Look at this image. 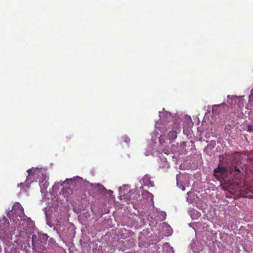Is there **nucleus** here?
<instances>
[{
  "label": "nucleus",
  "instance_id": "nucleus-1",
  "mask_svg": "<svg viewBox=\"0 0 253 253\" xmlns=\"http://www.w3.org/2000/svg\"><path fill=\"white\" fill-rule=\"evenodd\" d=\"M11 212L16 217H22V216L24 214V209L21 204L18 202H16L14 204Z\"/></svg>",
  "mask_w": 253,
  "mask_h": 253
},
{
  "label": "nucleus",
  "instance_id": "nucleus-2",
  "mask_svg": "<svg viewBox=\"0 0 253 253\" xmlns=\"http://www.w3.org/2000/svg\"><path fill=\"white\" fill-rule=\"evenodd\" d=\"M143 184L148 187H153L154 183L153 181L150 179V177L148 175H145L143 178Z\"/></svg>",
  "mask_w": 253,
  "mask_h": 253
},
{
  "label": "nucleus",
  "instance_id": "nucleus-3",
  "mask_svg": "<svg viewBox=\"0 0 253 253\" xmlns=\"http://www.w3.org/2000/svg\"><path fill=\"white\" fill-rule=\"evenodd\" d=\"M177 133L175 130L169 131L168 134V139L169 140V143H171L174 139L177 137Z\"/></svg>",
  "mask_w": 253,
  "mask_h": 253
},
{
  "label": "nucleus",
  "instance_id": "nucleus-4",
  "mask_svg": "<svg viewBox=\"0 0 253 253\" xmlns=\"http://www.w3.org/2000/svg\"><path fill=\"white\" fill-rule=\"evenodd\" d=\"M142 197L143 198L147 200L150 199V200H153V195L151 193L146 190H144L142 191Z\"/></svg>",
  "mask_w": 253,
  "mask_h": 253
},
{
  "label": "nucleus",
  "instance_id": "nucleus-5",
  "mask_svg": "<svg viewBox=\"0 0 253 253\" xmlns=\"http://www.w3.org/2000/svg\"><path fill=\"white\" fill-rule=\"evenodd\" d=\"M130 142V139L126 136H124L122 137L121 143L123 147H126L128 146Z\"/></svg>",
  "mask_w": 253,
  "mask_h": 253
},
{
  "label": "nucleus",
  "instance_id": "nucleus-6",
  "mask_svg": "<svg viewBox=\"0 0 253 253\" xmlns=\"http://www.w3.org/2000/svg\"><path fill=\"white\" fill-rule=\"evenodd\" d=\"M221 108V105L218 104V105H214L212 106V113L214 114H218L220 112V110Z\"/></svg>",
  "mask_w": 253,
  "mask_h": 253
},
{
  "label": "nucleus",
  "instance_id": "nucleus-7",
  "mask_svg": "<svg viewBox=\"0 0 253 253\" xmlns=\"http://www.w3.org/2000/svg\"><path fill=\"white\" fill-rule=\"evenodd\" d=\"M227 171V169L223 167L218 166L216 169H214V172L217 173L220 172L221 173H224Z\"/></svg>",
  "mask_w": 253,
  "mask_h": 253
},
{
  "label": "nucleus",
  "instance_id": "nucleus-8",
  "mask_svg": "<svg viewBox=\"0 0 253 253\" xmlns=\"http://www.w3.org/2000/svg\"><path fill=\"white\" fill-rule=\"evenodd\" d=\"M37 171V169H35L34 168L29 169L27 170V172L29 174L27 177V179H30L31 178V177L32 176H33L35 174L36 171Z\"/></svg>",
  "mask_w": 253,
  "mask_h": 253
},
{
  "label": "nucleus",
  "instance_id": "nucleus-9",
  "mask_svg": "<svg viewBox=\"0 0 253 253\" xmlns=\"http://www.w3.org/2000/svg\"><path fill=\"white\" fill-rule=\"evenodd\" d=\"M95 189L100 192H103L106 190L104 186L100 184H96L95 186Z\"/></svg>",
  "mask_w": 253,
  "mask_h": 253
},
{
  "label": "nucleus",
  "instance_id": "nucleus-10",
  "mask_svg": "<svg viewBox=\"0 0 253 253\" xmlns=\"http://www.w3.org/2000/svg\"><path fill=\"white\" fill-rule=\"evenodd\" d=\"M232 171L233 172H241L240 169L237 167H234V168H233V169H232Z\"/></svg>",
  "mask_w": 253,
  "mask_h": 253
},
{
  "label": "nucleus",
  "instance_id": "nucleus-11",
  "mask_svg": "<svg viewBox=\"0 0 253 253\" xmlns=\"http://www.w3.org/2000/svg\"><path fill=\"white\" fill-rule=\"evenodd\" d=\"M70 181H72V179H68V178H67L63 182V184H62V185H63L64 184L67 183V184H69V182Z\"/></svg>",
  "mask_w": 253,
  "mask_h": 253
},
{
  "label": "nucleus",
  "instance_id": "nucleus-12",
  "mask_svg": "<svg viewBox=\"0 0 253 253\" xmlns=\"http://www.w3.org/2000/svg\"><path fill=\"white\" fill-rule=\"evenodd\" d=\"M248 131L249 132L253 131V125L249 126L248 127Z\"/></svg>",
  "mask_w": 253,
  "mask_h": 253
},
{
  "label": "nucleus",
  "instance_id": "nucleus-13",
  "mask_svg": "<svg viewBox=\"0 0 253 253\" xmlns=\"http://www.w3.org/2000/svg\"><path fill=\"white\" fill-rule=\"evenodd\" d=\"M163 137H164V136H162V135H161V136H160V137H159V141H160V142L161 143H162V141H163V142H164V141H164V140H163Z\"/></svg>",
  "mask_w": 253,
  "mask_h": 253
},
{
  "label": "nucleus",
  "instance_id": "nucleus-14",
  "mask_svg": "<svg viewBox=\"0 0 253 253\" xmlns=\"http://www.w3.org/2000/svg\"><path fill=\"white\" fill-rule=\"evenodd\" d=\"M65 190L69 194V192L71 191V189L70 188H67Z\"/></svg>",
  "mask_w": 253,
  "mask_h": 253
},
{
  "label": "nucleus",
  "instance_id": "nucleus-15",
  "mask_svg": "<svg viewBox=\"0 0 253 253\" xmlns=\"http://www.w3.org/2000/svg\"><path fill=\"white\" fill-rule=\"evenodd\" d=\"M182 190L183 191H184L185 190V187L184 186L182 187Z\"/></svg>",
  "mask_w": 253,
  "mask_h": 253
}]
</instances>
